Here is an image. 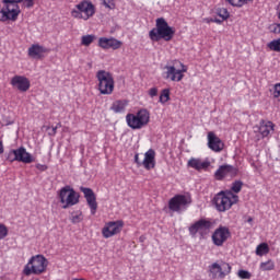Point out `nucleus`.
I'll return each instance as SVG.
<instances>
[{
	"label": "nucleus",
	"mask_w": 280,
	"mask_h": 280,
	"mask_svg": "<svg viewBox=\"0 0 280 280\" xmlns=\"http://www.w3.org/2000/svg\"><path fill=\"white\" fill-rule=\"evenodd\" d=\"M276 124L270 120H260L258 132L262 139L269 138L275 132Z\"/></svg>",
	"instance_id": "nucleus-23"
},
{
	"label": "nucleus",
	"mask_w": 280,
	"mask_h": 280,
	"mask_svg": "<svg viewBox=\"0 0 280 280\" xmlns=\"http://www.w3.org/2000/svg\"><path fill=\"white\" fill-rule=\"evenodd\" d=\"M124 226L125 222L122 220L108 221L104 224L102 229V235L104 238L113 237L121 233Z\"/></svg>",
	"instance_id": "nucleus-12"
},
{
	"label": "nucleus",
	"mask_w": 280,
	"mask_h": 280,
	"mask_svg": "<svg viewBox=\"0 0 280 280\" xmlns=\"http://www.w3.org/2000/svg\"><path fill=\"white\" fill-rule=\"evenodd\" d=\"M35 168L38 170L39 172H45L48 170V165L46 164H35Z\"/></svg>",
	"instance_id": "nucleus-41"
},
{
	"label": "nucleus",
	"mask_w": 280,
	"mask_h": 280,
	"mask_svg": "<svg viewBox=\"0 0 280 280\" xmlns=\"http://www.w3.org/2000/svg\"><path fill=\"white\" fill-rule=\"evenodd\" d=\"M269 28L273 34H280V24H272Z\"/></svg>",
	"instance_id": "nucleus-39"
},
{
	"label": "nucleus",
	"mask_w": 280,
	"mask_h": 280,
	"mask_svg": "<svg viewBox=\"0 0 280 280\" xmlns=\"http://www.w3.org/2000/svg\"><path fill=\"white\" fill-rule=\"evenodd\" d=\"M228 1L232 7L242 8L245 4H248L253 0H225Z\"/></svg>",
	"instance_id": "nucleus-31"
},
{
	"label": "nucleus",
	"mask_w": 280,
	"mask_h": 280,
	"mask_svg": "<svg viewBox=\"0 0 280 280\" xmlns=\"http://www.w3.org/2000/svg\"><path fill=\"white\" fill-rule=\"evenodd\" d=\"M187 165L189 167H192L197 171H202L207 170L210 167L211 163L209 161H202L200 159L191 158L188 162Z\"/></svg>",
	"instance_id": "nucleus-24"
},
{
	"label": "nucleus",
	"mask_w": 280,
	"mask_h": 280,
	"mask_svg": "<svg viewBox=\"0 0 280 280\" xmlns=\"http://www.w3.org/2000/svg\"><path fill=\"white\" fill-rule=\"evenodd\" d=\"M240 175V168L230 164H224L219 166V168L214 172L215 180H224L225 178H234Z\"/></svg>",
	"instance_id": "nucleus-13"
},
{
	"label": "nucleus",
	"mask_w": 280,
	"mask_h": 280,
	"mask_svg": "<svg viewBox=\"0 0 280 280\" xmlns=\"http://www.w3.org/2000/svg\"><path fill=\"white\" fill-rule=\"evenodd\" d=\"M278 19H279V21H280V9H279V12H278Z\"/></svg>",
	"instance_id": "nucleus-46"
},
{
	"label": "nucleus",
	"mask_w": 280,
	"mask_h": 280,
	"mask_svg": "<svg viewBox=\"0 0 280 280\" xmlns=\"http://www.w3.org/2000/svg\"><path fill=\"white\" fill-rule=\"evenodd\" d=\"M270 252V247L267 243H261L256 247V255L264 256Z\"/></svg>",
	"instance_id": "nucleus-27"
},
{
	"label": "nucleus",
	"mask_w": 280,
	"mask_h": 280,
	"mask_svg": "<svg viewBox=\"0 0 280 280\" xmlns=\"http://www.w3.org/2000/svg\"><path fill=\"white\" fill-rule=\"evenodd\" d=\"M273 97L280 101V83L275 84Z\"/></svg>",
	"instance_id": "nucleus-38"
},
{
	"label": "nucleus",
	"mask_w": 280,
	"mask_h": 280,
	"mask_svg": "<svg viewBox=\"0 0 280 280\" xmlns=\"http://www.w3.org/2000/svg\"><path fill=\"white\" fill-rule=\"evenodd\" d=\"M192 203V198L189 194L175 195L168 200V209L173 212H182L189 205Z\"/></svg>",
	"instance_id": "nucleus-11"
},
{
	"label": "nucleus",
	"mask_w": 280,
	"mask_h": 280,
	"mask_svg": "<svg viewBox=\"0 0 280 280\" xmlns=\"http://www.w3.org/2000/svg\"><path fill=\"white\" fill-rule=\"evenodd\" d=\"M49 52H50V49L45 48L39 44H34L27 49L28 57L34 59H43Z\"/></svg>",
	"instance_id": "nucleus-21"
},
{
	"label": "nucleus",
	"mask_w": 280,
	"mask_h": 280,
	"mask_svg": "<svg viewBox=\"0 0 280 280\" xmlns=\"http://www.w3.org/2000/svg\"><path fill=\"white\" fill-rule=\"evenodd\" d=\"M176 34V30L171 27L164 18L155 20V27L149 32V38L151 42H171Z\"/></svg>",
	"instance_id": "nucleus-1"
},
{
	"label": "nucleus",
	"mask_w": 280,
	"mask_h": 280,
	"mask_svg": "<svg viewBox=\"0 0 280 280\" xmlns=\"http://www.w3.org/2000/svg\"><path fill=\"white\" fill-rule=\"evenodd\" d=\"M247 222H253V218H249V219L247 220Z\"/></svg>",
	"instance_id": "nucleus-47"
},
{
	"label": "nucleus",
	"mask_w": 280,
	"mask_h": 280,
	"mask_svg": "<svg viewBox=\"0 0 280 280\" xmlns=\"http://www.w3.org/2000/svg\"><path fill=\"white\" fill-rule=\"evenodd\" d=\"M9 234V229L5 224L0 223V240H3Z\"/></svg>",
	"instance_id": "nucleus-33"
},
{
	"label": "nucleus",
	"mask_w": 280,
	"mask_h": 280,
	"mask_svg": "<svg viewBox=\"0 0 280 280\" xmlns=\"http://www.w3.org/2000/svg\"><path fill=\"white\" fill-rule=\"evenodd\" d=\"M244 187V183L242 180H234L231 185V189L229 191L233 192L234 195L242 191Z\"/></svg>",
	"instance_id": "nucleus-26"
},
{
	"label": "nucleus",
	"mask_w": 280,
	"mask_h": 280,
	"mask_svg": "<svg viewBox=\"0 0 280 280\" xmlns=\"http://www.w3.org/2000/svg\"><path fill=\"white\" fill-rule=\"evenodd\" d=\"M57 195L60 203L62 205V209H68L80 203V194L69 185L60 188Z\"/></svg>",
	"instance_id": "nucleus-9"
},
{
	"label": "nucleus",
	"mask_w": 280,
	"mask_h": 280,
	"mask_svg": "<svg viewBox=\"0 0 280 280\" xmlns=\"http://www.w3.org/2000/svg\"><path fill=\"white\" fill-rule=\"evenodd\" d=\"M208 148L215 152L220 153L224 150L225 143L219 138L213 131L208 132Z\"/></svg>",
	"instance_id": "nucleus-19"
},
{
	"label": "nucleus",
	"mask_w": 280,
	"mask_h": 280,
	"mask_svg": "<svg viewBox=\"0 0 280 280\" xmlns=\"http://www.w3.org/2000/svg\"><path fill=\"white\" fill-rule=\"evenodd\" d=\"M240 196L230 190H221L213 198L215 209L220 212L230 210L234 205L238 203Z\"/></svg>",
	"instance_id": "nucleus-4"
},
{
	"label": "nucleus",
	"mask_w": 280,
	"mask_h": 280,
	"mask_svg": "<svg viewBox=\"0 0 280 280\" xmlns=\"http://www.w3.org/2000/svg\"><path fill=\"white\" fill-rule=\"evenodd\" d=\"M212 228V222L207 219H200L188 228L189 233L195 236L199 233L201 236H205L209 233Z\"/></svg>",
	"instance_id": "nucleus-15"
},
{
	"label": "nucleus",
	"mask_w": 280,
	"mask_h": 280,
	"mask_svg": "<svg viewBox=\"0 0 280 280\" xmlns=\"http://www.w3.org/2000/svg\"><path fill=\"white\" fill-rule=\"evenodd\" d=\"M95 39H96L95 35H84L81 37V45L89 47L94 43Z\"/></svg>",
	"instance_id": "nucleus-28"
},
{
	"label": "nucleus",
	"mask_w": 280,
	"mask_h": 280,
	"mask_svg": "<svg viewBox=\"0 0 280 280\" xmlns=\"http://www.w3.org/2000/svg\"><path fill=\"white\" fill-rule=\"evenodd\" d=\"M22 5L27 9H32L35 5L34 0H22Z\"/></svg>",
	"instance_id": "nucleus-37"
},
{
	"label": "nucleus",
	"mask_w": 280,
	"mask_h": 280,
	"mask_svg": "<svg viewBox=\"0 0 280 280\" xmlns=\"http://www.w3.org/2000/svg\"><path fill=\"white\" fill-rule=\"evenodd\" d=\"M149 96L155 97L159 95V89L158 88H151L148 92Z\"/></svg>",
	"instance_id": "nucleus-40"
},
{
	"label": "nucleus",
	"mask_w": 280,
	"mask_h": 280,
	"mask_svg": "<svg viewBox=\"0 0 280 280\" xmlns=\"http://www.w3.org/2000/svg\"><path fill=\"white\" fill-rule=\"evenodd\" d=\"M232 272V266L228 262H213L209 266V276L213 279L220 278L224 279L229 273Z\"/></svg>",
	"instance_id": "nucleus-14"
},
{
	"label": "nucleus",
	"mask_w": 280,
	"mask_h": 280,
	"mask_svg": "<svg viewBox=\"0 0 280 280\" xmlns=\"http://www.w3.org/2000/svg\"><path fill=\"white\" fill-rule=\"evenodd\" d=\"M135 163L137 164L138 167L142 166V161H140L139 154H135Z\"/></svg>",
	"instance_id": "nucleus-42"
},
{
	"label": "nucleus",
	"mask_w": 280,
	"mask_h": 280,
	"mask_svg": "<svg viewBox=\"0 0 280 280\" xmlns=\"http://www.w3.org/2000/svg\"><path fill=\"white\" fill-rule=\"evenodd\" d=\"M268 48H269L270 50L280 52V38L270 42V43L268 44Z\"/></svg>",
	"instance_id": "nucleus-32"
},
{
	"label": "nucleus",
	"mask_w": 280,
	"mask_h": 280,
	"mask_svg": "<svg viewBox=\"0 0 280 280\" xmlns=\"http://www.w3.org/2000/svg\"><path fill=\"white\" fill-rule=\"evenodd\" d=\"M10 84L12 88L22 93H25L31 89V81L24 75H14L11 78Z\"/></svg>",
	"instance_id": "nucleus-18"
},
{
	"label": "nucleus",
	"mask_w": 280,
	"mask_h": 280,
	"mask_svg": "<svg viewBox=\"0 0 280 280\" xmlns=\"http://www.w3.org/2000/svg\"><path fill=\"white\" fill-rule=\"evenodd\" d=\"M218 15L222 19V21H226L230 18V12L226 9H220Z\"/></svg>",
	"instance_id": "nucleus-35"
},
{
	"label": "nucleus",
	"mask_w": 280,
	"mask_h": 280,
	"mask_svg": "<svg viewBox=\"0 0 280 280\" xmlns=\"http://www.w3.org/2000/svg\"><path fill=\"white\" fill-rule=\"evenodd\" d=\"M232 237V232L226 226H219L212 234V243L217 246H223Z\"/></svg>",
	"instance_id": "nucleus-17"
},
{
	"label": "nucleus",
	"mask_w": 280,
	"mask_h": 280,
	"mask_svg": "<svg viewBox=\"0 0 280 280\" xmlns=\"http://www.w3.org/2000/svg\"><path fill=\"white\" fill-rule=\"evenodd\" d=\"M96 13V8L90 0H83L79 2L71 10L70 14L73 19L88 21L93 18Z\"/></svg>",
	"instance_id": "nucleus-7"
},
{
	"label": "nucleus",
	"mask_w": 280,
	"mask_h": 280,
	"mask_svg": "<svg viewBox=\"0 0 280 280\" xmlns=\"http://www.w3.org/2000/svg\"><path fill=\"white\" fill-rule=\"evenodd\" d=\"M212 22H215V23H222L223 21H221V20H218V19H214V20H212Z\"/></svg>",
	"instance_id": "nucleus-45"
},
{
	"label": "nucleus",
	"mask_w": 280,
	"mask_h": 280,
	"mask_svg": "<svg viewBox=\"0 0 280 280\" xmlns=\"http://www.w3.org/2000/svg\"><path fill=\"white\" fill-rule=\"evenodd\" d=\"M140 241L143 242V237L142 236L140 237Z\"/></svg>",
	"instance_id": "nucleus-48"
},
{
	"label": "nucleus",
	"mask_w": 280,
	"mask_h": 280,
	"mask_svg": "<svg viewBox=\"0 0 280 280\" xmlns=\"http://www.w3.org/2000/svg\"><path fill=\"white\" fill-rule=\"evenodd\" d=\"M128 105H129V102L127 100H118L113 102L110 109L116 114H120L126 110Z\"/></svg>",
	"instance_id": "nucleus-25"
},
{
	"label": "nucleus",
	"mask_w": 280,
	"mask_h": 280,
	"mask_svg": "<svg viewBox=\"0 0 280 280\" xmlns=\"http://www.w3.org/2000/svg\"><path fill=\"white\" fill-rule=\"evenodd\" d=\"M151 120V113L145 108H140L137 113L127 114L126 122L132 130H140L147 127Z\"/></svg>",
	"instance_id": "nucleus-5"
},
{
	"label": "nucleus",
	"mask_w": 280,
	"mask_h": 280,
	"mask_svg": "<svg viewBox=\"0 0 280 280\" xmlns=\"http://www.w3.org/2000/svg\"><path fill=\"white\" fill-rule=\"evenodd\" d=\"M48 259L44 255L32 256L23 268L24 276H39L47 271Z\"/></svg>",
	"instance_id": "nucleus-3"
},
{
	"label": "nucleus",
	"mask_w": 280,
	"mask_h": 280,
	"mask_svg": "<svg viewBox=\"0 0 280 280\" xmlns=\"http://www.w3.org/2000/svg\"><path fill=\"white\" fill-rule=\"evenodd\" d=\"M80 191L83 194L86 200L91 214H96L98 209V202L94 190L88 187H80Z\"/></svg>",
	"instance_id": "nucleus-16"
},
{
	"label": "nucleus",
	"mask_w": 280,
	"mask_h": 280,
	"mask_svg": "<svg viewBox=\"0 0 280 280\" xmlns=\"http://www.w3.org/2000/svg\"><path fill=\"white\" fill-rule=\"evenodd\" d=\"M170 100H171V90L170 89L162 90L160 94V103L165 104Z\"/></svg>",
	"instance_id": "nucleus-30"
},
{
	"label": "nucleus",
	"mask_w": 280,
	"mask_h": 280,
	"mask_svg": "<svg viewBox=\"0 0 280 280\" xmlns=\"http://www.w3.org/2000/svg\"><path fill=\"white\" fill-rule=\"evenodd\" d=\"M237 276L241 279H250L253 277V275L249 271L243 269L238 270Z\"/></svg>",
	"instance_id": "nucleus-34"
},
{
	"label": "nucleus",
	"mask_w": 280,
	"mask_h": 280,
	"mask_svg": "<svg viewBox=\"0 0 280 280\" xmlns=\"http://www.w3.org/2000/svg\"><path fill=\"white\" fill-rule=\"evenodd\" d=\"M164 70V79L171 82H182L185 78V73L188 72V66L175 59L168 61Z\"/></svg>",
	"instance_id": "nucleus-2"
},
{
	"label": "nucleus",
	"mask_w": 280,
	"mask_h": 280,
	"mask_svg": "<svg viewBox=\"0 0 280 280\" xmlns=\"http://www.w3.org/2000/svg\"><path fill=\"white\" fill-rule=\"evenodd\" d=\"M83 220L82 212H79L77 214H73L70 219L71 223L77 224L80 223Z\"/></svg>",
	"instance_id": "nucleus-36"
},
{
	"label": "nucleus",
	"mask_w": 280,
	"mask_h": 280,
	"mask_svg": "<svg viewBox=\"0 0 280 280\" xmlns=\"http://www.w3.org/2000/svg\"><path fill=\"white\" fill-rule=\"evenodd\" d=\"M73 280H85V279H73Z\"/></svg>",
	"instance_id": "nucleus-49"
},
{
	"label": "nucleus",
	"mask_w": 280,
	"mask_h": 280,
	"mask_svg": "<svg viewBox=\"0 0 280 280\" xmlns=\"http://www.w3.org/2000/svg\"><path fill=\"white\" fill-rule=\"evenodd\" d=\"M4 153V145H3V141L0 140V154Z\"/></svg>",
	"instance_id": "nucleus-43"
},
{
	"label": "nucleus",
	"mask_w": 280,
	"mask_h": 280,
	"mask_svg": "<svg viewBox=\"0 0 280 280\" xmlns=\"http://www.w3.org/2000/svg\"><path fill=\"white\" fill-rule=\"evenodd\" d=\"M97 89L103 95H112L115 91V78L113 73L105 70H98L96 72Z\"/></svg>",
	"instance_id": "nucleus-8"
},
{
	"label": "nucleus",
	"mask_w": 280,
	"mask_h": 280,
	"mask_svg": "<svg viewBox=\"0 0 280 280\" xmlns=\"http://www.w3.org/2000/svg\"><path fill=\"white\" fill-rule=\"evenodd\" d=\"M141 166H143V168L147 171H151L155 168L156 152L153 149H150L144 153V158H143V161L141 162Z\"/></svg>",
	"instance_id": "nucleus-22"
},
{
	"label": "nucleus",
	"mask_w": 280,
	"mask_h": 280,
	"mask_svg": "<svg viewBox=\"0 0 280 280\" xmlns=\"http://www.w3.org/2000/svg\"><path fill=\"white\" fill-rule=\"evenodd\" d=\"M5 161L13 163V162H22L24 164H31L35 162V158L27 152L24 147H20L18 149L9 150L8 153L4 154Z\"/></svg>",
	"instance_id": "nucleus-10"
},
{
	"label": "nucleus",
	"mask_w": 280,
	"mask_h": 280,
	"mask_svg": "<svg viewBox=\"0 0 280 280\" xmlns=\"http://www.w3.org/2000/svg\"><path fill=\"white\" fill-rule=\"evenodd\" d=\"M122 42L116 39V38H107V37H101L98 38L97 46L101 47L104 50L113 49L117 50L122 47Z\"/></svg>",
	"instance_id": "nucleus-20"
},
{
	"label": "nucleus",
	"mask_w": 280,
	"mask_h": 280,
	"mask_svg": "<svg viewBox=\"0 0 280 280\" xmlns=\"http://www.w3.org/2000/svg\"><path fill=\"white\" fill-rule=\"evenodd\" d=\"M56 133H57V127H52L51 135H56Z\"/></svg>",
	"instance_id": "nucleus-44"
},
{
	"label": "nucleus",
	"mask_w": 280,
	"mask_h": 280,
	"mask_svg": "<svg viewBox=\"0 0 280 280\" xmlns=\"http://www.w3.org/2000/svg\"><path fill=\"white\" fill-rule=\"evenodd\" d=\"M259 268L262 271H270V270H273L276 268V264H275L273 260L269 259L268 261L260 262Z\"/></svg>",
	"instance_id": "nucleus-29"
},
{
	"label": "nucleus",
	"mask_w": 280,
	"mask_h": 280,
	"mask_svg": "<svg viewBox=\"0 0 280 280\" xmlns=\"http://www.w3.org/2000/svg\"><path fill=\"white\" fill-rule=\"evenodd\" d=\"M23 0H2L3 7L0 10V21H13L15 22L21 14V8L19 3Z\"/></svg>",
	"instance_id": "nucleus-6"
}]
</instances>
